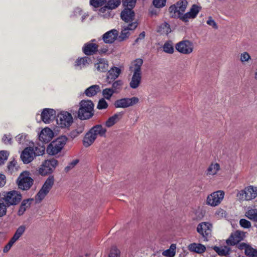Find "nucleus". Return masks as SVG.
Wrapping results in <instances>:
<instances>
[{"mask_svg": "<svg viewBox=\"0 0 257 257\" xmlns=\"http://www.w3.org/2000/svg\"><path fill=\"white\" fill-rule=\"evenodd\" d=\"M15 242L16 241H14V240L11 238L8 244L4 247L3 252L5 253L8 252Z\"/></svg>", "mask_w": 257, "mask_h": 257, "instance_id": "obj_59", "label": "nucleus"}, {"mask_svg": "<svg viewBox=\"0 0 257 257\" xmlns=\"http://www.w3.org/2000/svg\"><path fill=\"white\" fill-rule=\"evenodd\" d=\"M120 69L116 67H112L107 72L106 81L108 83H111L116 79L120 73Z\"/></svg>", "mask_w": 257, "mask_h": 257, "instance_id": "obj_20", "label": "nucleus"}, {"mask_svg": "<svg viewBox=\"0 0 257 257\" xmlns=\"http://www.w3.org/2000/svg\"><path fill=\"white\" fill-rule=\"evenodd\" d=\"M122 85L123 82L121 80L115 81L112 83L111 89L114 93H117L121 90Z\"/></svg>", "mask_w": 257, "mask_h": 257, "instance_id": "obj_41", "label": "nucleus"}, {"mask_svg": "<svg viewBox=\"0 0 257 257\" xmlns=\"http://www.w3.org/2000/svg\"><path fill=\"white\" fill-rule=\"evenodd\" d=\"M1 201H4L7 206L16 205L22 200V195L16 191L3 192L0 194Z\"/></svg>", "mask_w": 257, "mask_h": 257, "instance_id": "obj_3", "label": "nucleus"}, {"mask_svg": "<svg viewBox=\"0 0 257 257\" xmlns=\"http://www.w3.org/2000/svg\"><path fill=\"white\" fill-rule=\"evenodd\" d=\"M19 188L23 190H29L34 183V180L30 177V173L28 171L22 173L17 180Z\"/></svg>", "mask_w": 257, "mask_h": 257, "instance_id": "obj_7", "label": "nucleus"}, {"mask_svg": "<svg viewBox=\"0 0 257 257\" xmlns=\"http://www.w3.org/2000/svg\"><path fill=\"white\" fill-rule=\"evenodd\" d=\"M17 164V162L15 160H13L9 163L8 165V169L9 171L13 172L14 171V168L16 167Z\"/></svg>", "mask_w": 257, "mask_h": 257, "instance_id": "obj_64", "label": "nucleus"}, {"mask_svg": "<svg viewBox=\"0 0 257 257\" xmlns=\"http://www.w3.org/2000/svg\"><path fill=\"white\" fill-rule=\"evenodd\" d=\"M96 41L95 39H92L91 41L85 43L83 48V52L87 56L92 55L98 51L99 46L94 43Z\"/></svg>", "mask_w": 257, "mask_h": 257, "instance_id": "obj_13", "label": "nucleus"}, {"mask_svg": "<svg viewBox=\"0 0 257 257\" xmlns=\"http://www.w3.org/2000/svg\"><path fill=\"white\" fill-rule=\"evenodd\" d=\"M58 162L55 159L45 160L39 169V173L42 176L52 173L58 166Z\"/></svg>", "mask_w": 257, "mask_h": 257, "instance_id": "obj_5", "label": "nucleus"}, {"mask_svg": "<svg viewBox=\"0 0 257 257\" xmlns=\"http://www.w3.org/2000/svg\"><path fill=\"white\" fill-rule=\"evenodd\" d=\"M26 230V226L25 225H21L19 226L16 231L15 232L14 236L12 237L14 241H17L20 237L23 234Z\"/></svg>", "mask_w": 257, "mask_h": 257, "instance_id": "obj_35", "label": "nucleus"}, {"mask_svg": "<svg viewBox=\"0 0 257 257\" xmlns=\"http://www.w3.org/2000/svg\"><path fill=\"white\" fill-rule=\"evenodd\" d=\"M138 26L137 21L128 24L127 26H124L123 29L121 30V33L119 36V39L120 41H123L128 37L130 35V30H134Z\"/></svg>", "mask_w": 257, "mask_h": 257, "instance_id": "obj_15", "label": "nucleus"}, {"mask_svg": "<svg viewBox=\"0 0 257 257\" xmlns=\"http://www.w3.org/2000/svg\"><path fill=\"white\" fill-rule=\"evenodd\" d=\"M118 36V32L113 29L104 34L102 36V39L106 44H111L114 42Z\"/></svg>", "mask_w": 257, "mask_h": 257, "instance_id": "obj_18", "label": "nucleus"}, {"mask_svg": "<svg viewBox=\"0 0 257 257\" xmlns=\"http://www.w3.org/2000/svg\"><path fill=\"white\" fill-rule=\"evenodd\" d=\"M56 113H41L40 119L45 123H50L56 117Z\"/></svg>", "mask_w": 257, "mask_h": 257, "instance_id": "obj_31", "label": "nucleus"}, {"mask_svg": "<svg viewBox=\"0 0 257 257\" xmlns=\"http://www.w3.org/2000/svg\"><path fill=\"white\" fill-rule=\"evenodd\" d=\"M54 177L50 175L46 179L41 189L35 196V200L36 203H40L48 194L54 183Z\"/></svg>", "mask_w": 257, "mask_h": 257, "instance_id": "obj_1", "label": "nucleus"}, {"mask_svg": "<svg viewBox=\"0 0 257 257\" xmlns=\"http://www.w3.org/2000/svg\"><path fill=\"white\" fill-rule=\"evenodd\" d=\"M56 121L59 127L67 128L72 124L73 119L71 113H58Z\"/></svg>", "mask_w": 257, "mask_h": 257, "instance_id": "obj_8", "label": "nucleus"}, {"mask_svg": "<svg viewBox=\"0 0 257 257\" xmlns=\"http://www.w3.org/2000/svg\"><path fill=\"white\" fill-rule=\"evenodd\" d=\"M175 48L180 53L183 54H189L193 50V45L189 40H183L177 43Z\"/></svg>", "mask_w": 257, "mask_h": 257, "instance_id": "obj_10", "label": "nucleus"}, {"mask_svg": "<svg viewBox=\"0 0 257 257\" xmlns=\"http://www.w3.org/2000/svg\"><path fill=\"white\" fill-rule=\"evenodd\" d=\"M250 59H251V57H250V55L246 52H244L241 53L240 55V60L242 63L247 62Z\"/></svg>", "mask_w": 257, "mask_h": 257, "instance_id": "obj_54", "label": "nucleus"}, {"mask_svg": "<svg viewBox=\"0 0 257 257\" xmlns=\"http://www.w3.org/2000/svg\"><path fill=\"white\" fill-rule=\"evenodd\" d=\"M34 199L33 198L24 200L21 204L19 209L18 211V215L19 216L22 215L25 213L27 209L30 207Z\"/></svg>", "mask_w": 257, "mask_h": 257, "instance_id": "obj_23", "label": "nucleus"}, {"mask_svg": "<svg viewBox=\"0 0 257 257\" xmlns=\"http://www.w3.org/2000/svg\"><path fill=\"white\" fill-rule=\"evenodd\" d=\"M245 254L249 256L253 257L257 254V252L255 249H253L250 246L248 245L245 250Z\"/></svg>", "mask_w": 257, "mask_h": 257, "instance_id": "obj_48", "label": "nucleus"}, {"mask_svg": "<svg viewBox=\"0 0 257 257\" xmlns=\"http://www.w3.org/2000/svg\"><path fill=\"white\" fill-rule=\"evenodd\" d=\"M100 91V87L98 85H93L87 88L85 90L84 93L88 97H92Z\"/></svg>", "mask_w": 257, "mask_h": 257, "instance_id": "obj_27", "label": "nucleus"}, {"mask_svg": "<svg viewBox=\"0 0 257 257\" xmlns=\"http://www.w3.org/2000/svg\"><path fill=\"white\" fill-rule=\"evenodd\" d=\"M163 50L165 52L168 54L173 53L174 47L173 42L170 40L166 42L163 46Z\"/></svg>", "mask_w": 257, "mask_h": 257, "instance_id": "obj_38", "label": "nucleus"}, {"mask_svg": "<svg viewBox=\"0 0 257 257\" xmlns=\"http://www.w3.org/2000/svg\"><path fill=\"white\" fill-rule=\"evenodd\" d=\"M213 249L220 255L226 256L229 254L230 249L227 246L218 247L215 246Z\"/></svg>", "mask_w": 257, "mask_h": 257, "instance_id": "obj_36", "label": "nucleus"}, {"mask_svg": "<svg viewBox=\"0 0 257 257\" xmlns=\"http://www.w3.org/2000/svg\"><path fill=\"white\" fill-rule=\"evenodd\" d=\"M91 61V59L88 57L78 58L75 61V66L79 67L80 69H82L88 66Z\"/></svg>", "mask_w": 257, "mask_h": 257, "instance_id": "obj_26", "label": "nucleus"}, {"mask_svg": "<svg viewBox=\"0 0 257 257\" xmlns=\"http://www.w3.org/2000/svg\"><path fill=\"white\" fill-rule=\"evenodd\" d=\"M200 9V7L196 5H193L188 13H190V15L192 16V18L194 19L196 17Z\"/></svg>", "mask_w": 257, "mask_h": 257, "instance_id": "obj_46", "label": "nucleus"}, {"mask_svg": "<svg viewBox=\"0 0 257 257\" xmlns=\"http://www.w3.org/2000/svg\"><path fill=\"white\" fill-rule=\"evenodd\" d=\"M35 158L36 156L43 155L45 151V147L44 146H39L33 148Z\"/></svg>", "mask_w": 257, "mask_h": 257, "instance_id": "obj_42", "label": "nucleus"}, {"mask_svg": "<svg viewBox=\"0 0 257 257\" xmlns=\"http://www.w3.org/2000/svg\"><path fill=\"white\" fill-rule=\"evenodd\" d=\"M122 117L121 113H115L114 115L110 117L106 121L105 125L110 127L115 124Z\"/></svg>", "mask_w": 257, "mask_h": 257, "instance_id": "obj_30", "label": "nucleus"}, {"mask_svg": "<svg viewBox=\"0 0 257 257\" xmlns=\"http://www.w3.org/2000/svg\"><path fill=\"white\" fill-rule=\"evenodd\" d=\"M9 153L8 151L3 150L0 151V166L4 165L8 160Z\"/></svg>", "mask_w": 257, "mask_h": 257, "instance_id": "obj_44", "label": "nucleus"}, {"mask_svg": "<svg viewBox=\"0 0 257 257\" xmlns=\"http://www.w3.org/2000/svg\"><path fill=\"white\" fill-rule=\"evenodd\" d=\"M224 196V193L223 191L219 190L214 192L208 196L206 203L211 206H216L220 203Z\"/></svg>", "mask_w": 257, "mask_h": 257, "instance_id": "obj_9", "label": "nucleus"}, {"mask_svg": "<svg viewBox=\"0 0 257 257\" xmlns=\"http://www.w3.org/2000/svg\"><path fill=\"white\" fill-rule=\"evenodd\" d=\"M157 31L162 35H167L171 32V29L169 25L165 22L160 25Z\"/></svg>", "mask_w": 257, "mask_h": 257, "instance_id": "obj_34", "label": "nucleus"}, {"mask_svg": "<svg viewBox=\"0 0 257 257\" xmlns=\"http://www.w3.org/2000/svg\"><path fill=\"white\" fill-rule=\"evenodd\" d=\"M21 158L24 164L31 162L35 158L33 148H26L21 153Z\"/></svg>", "mask_w": 257, "mask_h": 257, "instance_id": "obj_14", "label": "nucleus"}, {"mask_svg": "<svg viewBox=\"0 0 257 257\" xmlns=\"http://www.w3.org/2000/svg\"><path fill=\"white\" fill-rule=\"evenodd\" d=\"M111 9L106 5L101 8L99 10V15L104 18L112 17L113 14L112 13Z\"/></svg>", "mask_w": 257, "mask_h": 257, "instance_id": "obj_29", "label": "nucleus"}, {"mask_svg": "<svg viewBox=\"0 0 257 257\" xmlns=\"http://www.w3.org/2000/svg\"><path fill=\"white\" fill-rule=\"evenodd\" d=\"M85 127V124L83 122H80L79 123L77 124V127L75 128L76 131L79 133V134H81L83 133V132L84 130Z\"/></svg>", "mask_w": 257, "mask_h": 257, "instance_id": "obj_62", "label": "nucleus"}, {"mask_svg": "<svg viewBox=\"0 0 257 257\" xmlns=\"http://www.w3.org/2000/svg\"><path fill=\"white\" fill-rule=\"evenodd\" d=\"M86 113H78V118L81 120L88 119L91 118L94 113H89L88 114L85 115Z\"/></svg>", "mask_w": 257, "mask_h": 257, "instance_id": "obj_58", "label": "nucleus"}, {"mask_svg": "<svg viewBox=\"0 0 257 257\" xmlns=\"http://www.w3.org/2000/svg\"><path fill=\"white\" fill-rule=\"evenodd\" d=\"M207 24L212 26L214 29H217V26L215 22L212 19L211 17H209L208 18V20L206 22Z\"/></svg>", "mask_w": 257, "mask_h": 257, "instance_id": "obj_63", "label": "nucleus"}, {"mask_svg": "<svg viewBox=\"0 0 257 257\" xmlns=\"http://www.w3.org/2000/svg\"><path fill=\"white\" fill-rule=\"evenodd\" d=\"M96 137L94 134L90 130L85 135L83 144L85 147L87 148L91 146L96 140Z\"/></svg>", "mask_w": 257, "mask_h": 257, "instance_id": "obj_22", "label": "nucleus"}, {"mask_svg": "<svg viewBox=\"0 0 257 257\" xmlns=\"http://www.w3.org/2000/svg\"><path fill=\"white\" fill-rule=\"evenodd\" d=\"M182 21L185 22H187L188 21V20L189 19H192V16L190 15V13L188 12L186 13V14L183 15V13H182V15H181L180 17H179Z\"/></svg>", "mask_w": 257, "mask_h": 257, "instance_id": "obj_61", "label": "nucleus"}, {"mask_svg": "<svg viewBox=\"0 0 257 257\" xmlns=\"http://www.w3.org/2000/svg\"><path fill=\"white\" fill-rule=\"evenodd\" d=\"M114 92L111 88H105L102 91V95L106 99H110Z\"/></svg>", "mask_w": 257, "mask_h": 257, "instance_id": "obj_49", "label": "nucleus"}, {"mask_svg": "<svg viewBox=\"0 0 257 257\" xmlns=\"http://www.w3.org/2000/svg\"><path fill=\"white\" fill-rule=\"evenodd\" d=\"M245 216L250 220L257 221V209H250L245 213Z\"/></svg>", "mask_w": 257, "mask_h": 257, "instance_id": "obj_37", "label": "nucleus"}, {"mask_svg": "<svg viewBox=\"0 0 257 257\" xmlns=\"http://www.w3.org/2000/svg\"><path fill=\"white\" fill-rule=\"evenodd\" d=\"M245 233L243 231L236 230L232 233L229 237L226 239V243L228 245H234L243 239Z\"/></svg>", "mask_w": 257, "mask_h": 257, "instance_id": "obj_11", "label": "nucleus"}, {"mask_svg": "<svg viewBox=\"0 0 257 257\" xmlns=\"http://www.w3.org/2000/svg\"><path fill=\"white\" fill-rule=\"evenodd\" d=\"M16 140L20 145H27V142H28L27 135L23 133L17 136L16 137Z\"/></svg>", "mask_w": 257, "mask_h": 257, "instance_id": "obj_40", "label": "nucleus"}, {"mask_svg": "<svg viewBox=\"0 0 257 257\" xmlns=\"http://www.w3.org/2000/svg\"><path fill=\"white\" fill-rule=\"evenodd\" d=\"M120 3L121 0H108L107 5L110 9L113 10L117 8Z\"/></svg>", "mask_w": 257, "mask_h": 257, "instance_id": "obj_47", "label": "nucleus"}, {"mask_svg": "<svg viewBox=\"0 0 257 257\" xmlns=\"http://www.w3.org/2000/svg\"><path fill=\"white\" fill-rule=\"evenodd\" d=\"M141 81V73L133 72V75L130 83V87L136 89L139 86Z\"/></svg>", "mask_w": 257, "mask_h": 257, "instance_id": "obj_24", "label": "nucleus"}, {"mask_svg": "<svg viewBox=\"0 0 257 257\" xmlns=\"http://www.w3.org/2000/svg\"><path fill=\"white\" fill-rule=\"evenodd\" d=\"M212 228L211 224L207 222H202L198 224L196 230L203 241H208L211 237Z\"/></svg>", "mask_w": 257, "mask_h": 257, "instance_id": "obj_4", "label": "nucleus"}, {"mask_svg": "<svg viewBox=\"0 0 257 257\" xmlns=\"http://www.w3.org/2000/svg\"><path fill=\"white\" fill-rule=\"evenodd\" d=\"M188 248L191 252L201 254L206 251L205 245L198 243H192L188 245Z\"/></svg>", "mask_w": 257, "mask_h": 257, "instance_id": "obj_21", "label": "nucleus"}, {"mask_svg": "<svg viewBox=\"0 0 257 257\" xmlns=\"http://www.w3.org/2000/svg\"><path fill=\"white\" fill-rule=\"evenodd\" d=\"M79 162L78 159H76L70 162L64 169L66 172H68L72 169Z\"/></svg>", "mask_w": 257, "mask_h": 257, "instance_id": "obj_51", "label": "nucleus"}, {"mask_svg": "<svg viewBox=\"0 0 257 257\" xmlns=\"http://www.w3.org/2000/svg\"><path fill=\"white\" fill-rule=\"evenodd\" d=\"M94 104L90 100H82L80 102V108L78 112H92Z\"/></svg>", "mask_w": 257, "mask_h": 257, "instance_id": "obj_17", "label": "nucleus"}, {"mask_svg": "<svg viewBox=\"0 0 257 257\" xmlns=\"http://www.w3.org/2000/svg\"><path fill=\"white\" fill-rule=\"evenodd\" d=\"M134 12L130 9H124L121 13L120 17L121 19L125 23L131 24L135 19Z\"/></svg>", "mask_w": 257, "mask_h": 257, "instance_id": "obj_19", "label": "nucleus"}, {"mask_svg": "<svg viewBox=\"0 0 257 257\" xmlns=\"http://www.w3.org/2000/svg\"><path fill=\"white\" fill-rule=\"evenodd\" d=\"M134 72L141 73V66L143 63V61L141 59H137L135 61Z\"/></svg>", "mask_w": 257, "mask_h": 257, "instance_id": "obj_45", "label": "nucleus"}, {"mask_svg": "<svg viewBox=\"0 0 257 257\" xmlns=\"http://www.w3.org/2000/svg\"><path fill=\"white\" fill-rule=\"evenodd\" d=\"M169 12L171 17H180L181 14L177 10L175 5H172L169 8Z\"/></svg>", "mask_w": 257, "mask_h": 257, "instance_id": "obj_43", "label": "nucleus"}, {"mask_svg": "<svg viewBox=\"0 0 257 257\" xmlns=\"http://www.w3.org/2000/svg\"><path fill=\"white\" fill-rule=\"evenodd\" d=\"M240 225L244 228H248L251 227V223L245 219H241L239 221Z\"/></svg>", "mask_w": 257, "mask_h": 257, "instance_id": "obj_55", "label": "nucleus"}, {"mask_svg": "<svg viewBox=\"0 0 257 257\" xmlns=\"http://www.w3.org/2000/svg\"><path fill=\"white\" fill-rule=\"evenodd\" d=\"M108 107V104L106 101L103 99L101 98L98 101L97 108L99 109H105Z\"/></svg>", "mask_w": 257, "mask_h": 257, "instance_id": "obj_52", "label": "nucleus"}, {"mask_svg": "<svg viewBox=\"0 0 257 257\" xmlns=\"http://www.w3.org/2000/svg\"><path fill=\"white\" fill-rule=\"evenodd\" d=\"M236 196L240 201L252 200L257 196V188L252 186L246 187L239 191Z\"/></svg>", "mask_w": 257, "mask_h": 257, "instance_id": "obj_6", "label": "nucleus"}, {"mask_svg": "<svg viewBox=\"0 0 257 257\" xmlns=\"http://www.w3.org/2000/svg\"><path fill=\"white\" fill-rule=\"evenodd\" d=\"M67 138L62 136L52 142L47 147V152L49 155H55L61 152L65 145Z\"/></svg>", "mask_w": 257, "mask_h": 257, "instance_id": "obj_2", "label": "nucleus"}, {"mask_svg": "<svg viewBox=\"0 0 257 257\" xmlns=\"http://www.w3.org/2000/svg\"><path fill=\"white\" fill-rule=\"evenodd\" d=\"M220 170V165L218 163H212L207 169V175H214Z\"/></svg>", "mask_w": 257, "mask_h": 257, "instance_id": "obj_32", "label": "nucleus"}, {"mask_svg": "<svg viewBox=\"0 0 257 257\" xmlns=\"http://www.w3.org/2000/svg\"><path fill=\"white\" fill-rule=\"evenodd\" d=\"M175 5L181 15L186 9L188 2L186 0H179Z\"/></svg>", "mask_w": 257, "mask_h": 257, "instance_id": "obj_33", "label": "nucleus"}, {"mask_svg": "<svg viewBox=\"0 0 257 257\" xmlns=\"http://www.w3.org/2000/svg\"><path fill=\"white\" fill-rule=\"evenodd\" d=\"M176 244H172L170 246V248L164 251L163 252V255L167 256V257H173L175 254V249H176Z\"/></svg>", "mask_w": 257, "mask_h": 257, "instance_id": "obj_39", "label": "nucleus"}, {"mask_svg": "<svg viewBox=\"0 0 257 257\" xmlns=\"http://www.w3.org/2000/svg\"><path fill=\"white\" fill-rule=\"evenodd\" d=\"M136 3V0H125L124 5L126 6L125 9H130L132 10L133 8L135 6Z\"/></svg>", "mask_w": 257, "mask_h": 257, "instance_id": "obj_53", "label": "nucleus"}, {"mask_svg": "<svg viewBox=\"0 0 257 257\" xmlns=\"http://www.w3.org/2000/svg\"><path fill=\"white\" fill-rule=\"evenodd\" d=\"M139 102V98L136 97L132 98H124L117 100L114 105L115 107L125 108L137 104Z\"/></svg>", "mask_w": 257, "mask_h": 257, "instance_id": "obj_12", "label": "nucleus"}, {"mask_svg": "<svg viewBox=\"0 0 257 257\" xmlns=\"http://www.w3.org/2000/svg\"><path fill=\"white\" fill-rule=\"evenodd\" d=\"M106 0H90V4L95 8H97L102 6Z\"/></svg>", "mask_w": 257, "mask_h": 257, "instance_id": "obj_50", "label": "nucleus"}, {"mask_svg": "<svg viewBox=\"0 0 257 257\" xmlns=\"http://www.w3.org/2000/svg\"><path fill=\"white\" fill-rule=\"evenodd\" d=\"M96 69L100 72H106L108 70V62L104 59H99L98 62L95 64Z\"/></svg>", "mask_w": 257, "mask_h": 257, "instance_id": "obj_25", "label": "nucleus"}, {"mask_svg": "<svg viewBox=\"0 0 257 257\" xmlns=\"http://www.w3.org/2000/svg\"><path fill=\"white\" fill-rule=\"evenodd\" d=\"M153 3L155 7L159 8L165 5L166 0H154Z\"/></svg>", "mask_w": 257, "mask_h": 257, "instance_id": "obj_57", "label": "nucleus"}, {"mask_svg": "<svg viewBox=\"0 0 257 257\" xmlns=\"http://www.w3.org/2000/svg\"><path fill=\"white\" fill-rule=\"evenodd\" d=\"M90 130L93 133V134L95 135L96 138L97 136H99L100 137L104 136L106 132V129L103 127L100 124H97L93 126Z\"/></svg>", "mask_w": 257, "mask_h": 257, "instance_id": "obj_28", "label": "nucleus"}, {"mask_svg": "<svg viewBox=\"0 0 257 257\" xmlns=\"http://www.w3.org/2000/svg\"><path fill=\"white\" fill-rule=\"evenodd\" d=\"M120 251L115 247H112L109 254V257H119Z\"/></svg>", "mask_w": 257, "mask_h": 257, "instance_id": "obj_56", "label": "nucleus"}, {"mask_svg": "<svg viewBox=\"0 0 257 257\" xmlns=\"http://www.w3.org/2000/svg\"><path fill=\"white\" fill-rule=\"evenodd\" d=\"M54 133L53 131L48 127L43 129L40 132L39 136V140L43 143H48L53 138Z\"/></svg>", "mask_w": 257, "mask_h": 257, "instance_id": "obj_16", "label": "nucleus"}, {"mask_svg": "<svg viewBox=\"0 0 257 257\" xmlns=\"http://www.w3.org/2000/svg\"><path fill=\"white\" fill-rule=\"evenodd\" d=\"M2 141L6 145L12 144V137L10 135H5L2 138Z\"/></svg>", "mask_w": 257, "mask_h": 257, "instance_id": "obj_60", "label": "nucleus"}]
</instances>
